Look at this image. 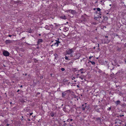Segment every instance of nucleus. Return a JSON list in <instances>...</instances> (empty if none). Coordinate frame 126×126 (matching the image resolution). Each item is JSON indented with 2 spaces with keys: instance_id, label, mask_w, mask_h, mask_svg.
<instances>
[{
  "instance_id": "c85d7f7f",
  "label": "nucleus",
  "mask_w": 126,
  "mask_h": 126,
  "mask_svg": "<svg viewBox=\"0 0 126 126\" xmlns=\"http://www.w3.org/2000/svg\"><path fill=\"white\" fill-rule=\"evenodd\" d=\"M9 124H7V126H9Z\"/></svg>"
},
{
  "instance_id": "f3484780",
  "label": "nucleus",
  "mask_w": 126,
  "mask_h": 126,
  "mask_svg": "<svg viewBox=\"0 0 126 126\" xmlns=\"http://www.w3.org/2000/svg\"><path fill=\"white\" fill-rule=\"evenodd\" d=\"M50 115L51 117H53L54 116V113L53 112H51L50 114Z\"/></svg>"
},
{
  "instance_id": "f8f14e48",
  "label": "nucleus",
  "mask_w": 126,
  "mask_h": 126,
  "mask_svg": "<svg viewBox=\"0 0 126 126\" xmlns=\"http://www.w3.org/2000/svg\"><path fill=\"white\" fill-rule=\"evenodd\" d=\"M60 17L61 18L64 19H66V17L65 16V15L60 16Z\"/></svg>"
},
{
  "instance_id": "79ce46f5",
  "label": "nucleus",
  "mask_w": 126,
  "mask_h": 126,
  "mask_svg": "<svg viewBox=\"0 0 126 126\" xmlns=\"http://www.w3.org/2000/svg\"><path fill=\"white\" fill-rule=\"evenodd\" d=\"M81 78V79L82 80V79H83V78Z\"/></svg>"
},
{
  "instance_id": "72a5a7b5",
  "label": "nucleus",
  "mask_w": 126,
  "mask_h": 126,
  "mask_svg": "<svg viewBox=\"0 0 126 126\" xmlns=\"http://www.w3.org/2000/svg\"><path fill=\"white\" fill-rule=\"evenodd\" d=\"M77 87H78V88H79V86L78 85H77Z\"/></svg>"
},
{
  "instance_id": "aec40b11",
  "label": "nucleus",
  "mask_w": 126,
  "mask_h": 126,
  "mask_svg": "<svg viewBox=\"0 0 126 126\" xmlns=\"http://www.w3.org/2000/svg\"><path fill=\"white\" fill-rule=\"evenodd\" d=\"M61 70L62 71H63L65 70V69L64 68H62Z\"/></svg>"
},
{
  "instance_id": "49530a36",
  "label": "nucleus",
  "mask_w": 126,
  "mask_h": 126,
  "mask_svg": "<svg viewBox=\"0 0 126 126\" xmlns=\"http://www.w3.org/2000/svg\"><path fill=\"white\" fill-rule=\"evenodd\" d=\"M34 59V60H36V59Z\"/></svg>"
},
{
  "instance_id": "a19ab883",
  "label": "nucleus",
  "mask_w": 126,
  "mask_h": 126,
  "mask_svg": "<svg viewBox=\"0 0 126 126\" xmlns=\"http://www.w3.org/2000/svg\"><path fill=\"white\" fill-rule=\"evenodd\" d=\"M28 120L29 121H30V119H28Z\"/></svg>"
},
{
  "instance_id": "f704fd0d",
  "label": "nucleus",
  "mask_w": 126,
  "mask_h": 126,
  "mask_svg": "<svg viewBox=\"0 0 126 126\" xmlns=\"http://www.w3.org/2000/svg\"><path fill=\"white\" fill-rule=\"evenodd\" d=\"M125 47H126V43L125 44Z\"/></svg>"
},
{
  "instance_id": "dca6fc26",
  "label": "nucleus",
  "mask_w": 126,
  "mask_h": 126,
  "mask_svg": "<svg viewBox=\"0 0 126 126\" xmlns=\"http://www.w3.org/2000/svg\"><path fill=\"white\" fill-rule=\"evenodd\" d=\"M65 59L66 60L69 61L70 60V59H69L67 56H65Z\"/></svg>"
},
{
  "instance_id": "bb28decb",
  "label": "nucleus",
  "mask_w": 126,
  "mask_h": 126,
  "mask_svg": "<svg viewBox=\"0 0 126 126\" xmlns=\"http://www.w3.org/2000/svg\"><path fill=\"white\" fill-rule=\"evenodd\" d=\"M8 36L9 37H11L12 36V35H9Z\"/></svg>"
},
{
  "instance_id": "b1692460",
  "label": "nucleus",
  "mask_w": 126,
  "mask_h": 126,
  "mask_svg": "<svg viewBox=\"0 0 126 126\" xmlns=\"http://www.w3.org/2000/svg\"><path fill=\"white\" fill-rule=\"evenodd\" d=\"M93 57V56H90L89 57V59H91L92 57Z\"/></svg>"
},
{
  "instance_id": "6ab92c4d",
  "label": "nucleus",
  "mask_w": 126,
  "mask_h": 126,
  "mask_svg": "<svg viewBox=\"0 0 126 126\" xmlns=\"http://www.w3.org/2000/svg\"><path fill=\"white\" fill-rule=\"evenodd\" d=\"M49 26L50 28H51V29H52L53 28V25H49Z\"/></svg>"
},
{
  "instance_id": "6e6552de",
  "label": "nucleus",
  "mask_w": 126,
  "mask_h": 126,
  "mask_svg": "<svg viewBox=\"0 0 126 126\" xmlns=\"http://www.w3.org/2000/svg\"><path fill=\"white\" fill-rule=\"evenodd\" d=\"M5 43L6 44H8L10 43H12V41L11 40H7L5 41Z\"/></svg>"
},
{
  "instance_id": "a211bd4d",
  "label": "nucleus",
  "mask_w": 126,
  "mask_h": 126,
  "mask_svg": "<svg viewBox=\"0 0 126 126\" xmlns=\"http://www.w3.org/2000/svg\"><path fill=\"white\" fill-rule=\"evenodd\" d=\"M73 121V119H68L67 120V121L68 122H70V121Z\"/></svg>"
},
{
  "instance_id": "2f4dec72",
  "label": "nucleus",
  "mask_w": 126,
  "mask_h": 126,
  "mask_svg": "<svg viewBox=\"0 0 126 126\" xmlns=\"http://www.w3.org/2000/svg\"><path fill=\"white\" fill-rule=\"evenodd\" d=\"M27 73H25V76H27Z\"/></svg>"
},
{
  "instance_id": "58836bf2",
  "label": "nucleus",
  "mask_w": 126,
  "mask_h": 126,
  "mask_svg": "<svg viewBox=\"0 0 126 126\" xmlns=\"http://www.w3.org/2000/svg\"><path fill=\"white\" fill-rule=\"evenodd\" d=\"M105 37L107 38L108 37V36H105Z\"/></svg>"
},
{
  "instance_id": "ddd939ff",
  "label": "nucleus",
  "mask_w": 126,
  "mask_h": 126,
  "mask_svg": "<svg viewBox=\"0 0 126 126\" xmlns=\"http://www.w3.org/2000/svg\"><path fill=\"white\" fill-rule=\"evenodd\" d=\"M75 11L74 10H71V11L70 12V13L72 14H74L75 13Z\"/></svg>"
},
{
  "instance_id": "c756f323",
  "label": "nucleus",
  "mask_w": 126,
  "mask_h": 126,
  "mask_svg": "<svg viewBox=\"0 0 126 126\" xmlns=\"http://www.w3.org/2000/svg\"><path fill=\"white\" fill-rule=\"evenodd\" d=\"M20 87L21 88H22V87H23L22 85H21L20 86Z\"/></svg>"
},
{
  "instance_id": "39448f33",
  "label": "nucleus",
  "mask_w": 126,
  "mask_h": 126,
  "mask_svg": "<svg viewBox=\"0 0 126 126\" xmlns=\"http://www.w3.org/2000/svg\"><path fill=\"white\" fill-rule=\"evenodd\" d=\"M2 54L4 56L6 57L9 56L10 54L8 51L6 50L3 51Z\"/></svg>"
},
{
  "instance_id": "a18cd8bd",
  "label": "nucleus",
  "mask_w": 126,
  "mask_h": 126,
  "mask_svg": "<svg viewBox=\"0 0 126 126\" xmlns=\"http://www.w3.org/2000/svg\"><path fill=\"white\" fill-rule=\"evenodd\" d=\"M125 126H126V124L125 125Z\"/></svg>"
},
{
  "instance_id": "1a4fd4ad",
  "label": "nucleus",
  "mask_w": 126,
  "mask_h": 126,
  "mask_svg": "<svg viewBox=\"0 0 126 126\" xmlns=\"http://www.w3.org/2000/svg\"><path fill=\"white\" fill-rule=\"evenodd\" d=\"M44 28L47 30H49L50 29L49 26V25H46Z\"/></svg>"
},
{
  "instance_id": "412c9836",
  "label": "nucleus",
  "mask_w": 126,
  "mask_h": 126,
  "mask_svg": "<svg viewBox=\"0 0 126 126\" xmlns=\"http://www.w3.org/2000/svg\"><path fill=\"white\" fill-rule=\"evenodd\" d=\"M71 10H68L66 11V12H69L70 13V12Z\"/></svg>"
},
{
  "instance_id": "f03ea898",
  "label": "nucleus",
  "mask_w": 126,
  "mask_h": 126,
  "mask_svg": "<svg viewBox=\"0 0 126 126\" xmlns=\"http://www.w3.org/2000/svg\"><path fill=\"white\" fill-rule=\"evenodd\" d=\"M75 49L73 48L71 49L69 48L66 51V54L70 55V57H73L74 56V53Z\"/></svg>"
},
{
  "instance_id": "423d86ee",
  "label": "nucleus",
  "mask_w": 126,
  "mask_h": 126,
  "mask_svg": "<svg viewBox=\"0 0 126 126\" xmlns=\"http://www.w3.org/2000/svg\"><path fill=\"white\" fill-rule=\"evenodd\" d=\"M55 41H56V42L54 44V45L55 46L56 45L57 46L59 45V44L60 43V42L57 40H56Z\"/></svg>"
},
{
  "instance_id": "cd10ccee",
  "label": "nucleus",
  "mask_w": 126,
  "mask_h": 126,
  "mask_svg": "<svg viewBox=\"0 0 126 126\" xmlns=\"http://www.w3.org/2000/svg\"><path fill=\"white\" fill-rule=\"evenodd\" d=\"M126 106V104H123V106Z\"/></svg>"
},
{
  "instance_id": "a878e982",
  "label": "nucleus",
  "mask_w": 126,
  "mask_h": 126,
  "mask_svg": "<svg viewBox=\"0 0 126 126\" xmlns=\"http://www.w3.org/2000/svg\"><path fill=\"white\" fill-rule=\"evenodd\" d=\"M22 118L21 119V120L22 121L23 120V116H22Z\"/></svg>"
},
{
  "instance_id": "c9c22d12",
  "label": "nucleus",
  "mask_w": 126,
  "mask_h": 126,
  "mask_svg": "<svg viewBox=\"0 0 126 126\" xmlns=\"http://www.w3.org/2000/svg\"><path fill=\"white\" fill-rule=\"evenodd\" d=\"M39 36H41V34H39Z\"/></svg>"
},
{
  "instance_id": "5701e85b",
  "label": "nucleus",
  "mask_w": 126,
  "mask_h": 126,
  "mask_svg": "<svg viewBox=\"0 0 126 126\" xmlns=\"http://www.w3.org/2000/svg\"><path fill=\"white\" fill-rule=\"evenodd\" d=\"M33 113L32 112L31 113H30L29 114V115L30 116H31L32 115Z\"/></svg>"
},
{
  "instance_id": "37998d69",
  "label": "nucleus",
  "mask_w": 126,
  "mask_h": 126,
  "mask_svg": "<svg viewBox=\"0 0 126 126\" xmlns=\"http://www.w3.org/2000/svg\"><path fill=\"white\" fill-rule=\"evenodd\" d=\"M24 38H25V37H23V38H22V39H24Z\"/></svg>"
},
{
  "instance_id": "4be33fe9",
  "label": "nucleus",
  "mask_w": 126,
  "mask_h": 126,
  "mask_svg": "<svg viewBox=\"0 0 126 126\" xmlns=\"http://www.w3.org/2000/svg\"><path fill=\"white\" fill-rule=\"evenodd\" d=\"M111 109V108L110 107H109L107 109V110H108L110 111Z\"/></svg>"
},
{
  "instance_id": "0eeeda50",
  "label": "nucleus",
  "mask_w": 126,
  "mask_h": 126,
  "mask_svg": "<svg viewBox=\"0 0 126 126\" xmlns=\"http://www.w3.org/2000/svg\"><path fill=\"white\" fill-rule=\"evenodd\" d=\"M94 119H95V121H96L98 122H99L100 121V117H97L96 118H94Z\"/></svg>"
},
{
  "instance_id": "f257e3e1",
  "label": "nucleus",
  "mask_w": 126,
  "mask_h": 126,
  "mask_svg": "<svg viewBox=\"0 0 126 126\" xmlns=\"http://www.w3.org/2000/svg\"><path fill=\"white\" fill-rule=\"evenodd\" d=\"M93 10L95 11L96 10V11H95V14L94 15V19L97 20V18L100 17L101 15V9L100 8H94Z\"/></svg>"
},
{
  "instance_id": "7ed1b4c3",
  "label": "nucleus",
  "mask_w": 126,
  "mask_h": 126,
  "mask_svg": "<svg viewBox=\"0 0 126 126\" xmlns=\"http://www.w3.org/2000/svg\"><path fill=\"white\" fill-rule=\"evenodd\" d=\"M70 93V91L69 90H67L63 92L62 93V97L64 98L68 96Z\"/></svg>"
},
{
  "instance_id": "4468645a",
  "label": "nucleus",
  "mask_w": 126,
  "mask_h": 126,
  "mask_svg": "<svg viewBox=\"0 0 126 126\" xmlns=\"http://www.w3.org/2000/svg\"><path fill=\"white\" fill-rule=\"evenodd\" d=\"M83 70V68H81L80 70H79V71L80 72L81 74H83L84 73V72H83V71H82Z\"/></svg>"
},
{
  "instance_id": "2eb2a0df",
  "label": "nucleus",
  "mask_w": 126,
  "mask_h": 126,
  "mask_svg": "<svg viewBox=\"0 0 126 126\" xmlns=\"http://www.w3.org/2000/svg\"><path fill=\"white\" fill-rule=\"evenodd\" d=\"M89 62L91 63V64L93 65H94L95 64V63L94 62L90 60L89 61Z\"/></svg>"
},
{
  "instance_id": "ea45409f",
  "label": "nucleus",
  "mask_w": 126,
  "mask_h": 126,
  "mask_svg": "<svg viewBox=\"0 0 126 126\" xmlns=\"http://www.w3.org/2000/svg\"><path fill=\"white\" fill-rule=\"evenodd\" d=\"M95 47H94L93 48L94 49H95Z\"/></svg>"
},
{
  "instance_id": "9b49d317",
  "label": "nucleus",
  "mask_w": 126,
  "mask_h": 126,
  "mask_svg": "<svg viewBox=\"0 0 126 126\" xmlns=\"http://www.w3.org/2000/svg\"><path fill=\"white\" fill-rule=\"evenodd\" d=\"M121 102L120 100H117L115 102V103L117 105L120 104Z\"/></svg>"
},
{
  "instance_id": "c03bdc74",
  "label": "nucleus",
  "mask_w": 126,
  "mask_h": 126,
  "mask_svg": "<svg viewBox=\"0 0 126 126\" xmlns=\"http://www.w3.org/2000/svg\"><path fill=\"white\" fill-rule=\"evenodd\" d=\"M53 46V45H51V46Z\"/></svg>"
},
{
  "instance_id": "9d476101",
  "label": "nucleus",
  "mask_w": 126,
  "mask_h": 126,
  "mask_svg": "<svg viewBox=\"0 0 126 126\" xmlns=\"http://www.w3.org/2000/svg\"><path fill=\"white\" fill-rule=\"evenodd\" d=\"M43 40L42 39H39L37 42V44H39L40 43H42L43 42Z\"/></svg>"
},
{
  "instance_id": "e433bc0d",
  "label": "nucleus",
  "mask_w": 126,
  "mask_h": 126,
  "mask_svg": "<svg viewBox=\"0 0 126 126\" xmlns=\"http://www.w3.org/2000/svg\"><path fill=\"white\" fill-rule=\"evenodd\" d=\"M59 38H58L57 39V40H58V41H59Z\"/></svg>"
},
{
  "instance_id": "20e7f679",
  "label": "nucleus",
  "mask_w": 126,
  "mask_h": 126,
  "mask_svg": "<svg viewBox=\"0 0 126 126\" xmlns=\"http://www.w3.org/2000/svg\"><path fill=\"white\" fill-rule=\"evenodd\" d=\"M82 109L83 110H85L86 109L88 110L89 109L90 107L89 105L87 104V103H85L82 105Z\"/></svg>"
},
{
  "instance_id": "473e14b6",
  "label": "nucleus",
  "mask_w": 126,
  "mask_h": 126,
  "mask_svg": "<svg viewBox=\"0 0 126 126\" xmlns=\"http://www.w3.org/2000/svg\"><path fill=\"white\" fill-rule=\"evenodd\" d=\"M19 90H18L17 91V92H18L19 91Z\"/></svg>"
},
{
  "instance_id": "4c0bfd02",
  "label": "nucleus",
  "mask_w": 126,
  "mask_h": 126,
  "mask_svg": "<svg viewBox=\"0 0 126 126\" xmlns=\"http://www.w3.org/2000/svg\"><path fill=\"white\" fill-rule=\"evenodd\" d=\"M50 75L51 76H52V74H50Z\"/></svg>"
},
{
  "instance_id": "7c9ffc66",
  "label": "nucleus",
  "mask_w": 126,
  "mask_h": 126,
  "mask_svg": "<svg viewBox=\"0 0 126 126\" xmlns=\"http://www.w3.org/2000/svg\"><path fill=\"white\" fill-rule=\"evenodd\" d=\"M97 45H98V47H99V44H98Z\"/></svg>"
},
{
  "instance_id": "393cba45",
  "label": "nucleus",
  "mask_w": 126,
  "mask_h": 126,
  "mask_svg": "<svg viewBox=\"0 0 126 126\" xmlns=\"http://www.w3.org/2000/svg\"><path fill=\"white\" fill-rule=\"evenodd\" d=\"M105 13L106 15H108L109 14V13H107L106 12H105Z\"/></svg>"
}]
</instances>
